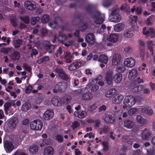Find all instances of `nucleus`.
<instances>
[{"label":"nucleus","instance_id":"f257e3e1","mask_svg":"<svg viewBox=\"0 0 155 155\" xmlns=\"http://www.w3.org/2000/svg\"><path fill=\"white\" fill-rule=\"evenodd\" d=\"M87 12L89 13L90 15L92 18H95V23L97 24H100L102 23L104 20V16L101 14L98 11H92V7L91 6H88L86 8Z\"/></svg>","mask_w":155,"mask_h":155},{"label":"nucleus","instance_id":"f03ea898","mask_svg":"<svg viewBox=\"0 0 155 155\" xmlns=\"http://www.w3.org/2000/svg\"><path fill=\"white\" fill-rule=\"evenodd\" d=\"M136 102L134 97L132 95H128L125 97L124 101V105L123 106V108L125 109L127 107H131L134 105Z\"/></svg>","mask_w":155,"mask_h":155},{"label":"nucleus","instance_id":"7ed1b4c3","mask_svg":"<svg viewBox=\"0 0 155 155\" xmlns=\"http://www.w3.org/2000/svg\"><path fill=\"white\" fill-rule=\"evenodd\" d=\"M119 10L116 9L112 11L109 17V19L111 21L115 22H120L121 19V16L119 14Z\"/></svg>","mask_w":155,"mask_h":155},{"label":"nucleus","instance_id":"20e7f679","mask_svg":"<svg viewBox=\"0 0 155 155\" xmlns=\"http://www.w3.org/2000/svg\"><path fill=\"white\" fill-rule=\"evenodd\" d=\"M43 126L42 123L39 120H34L30 124L31 128L33 130H40Z\"/></svg>","mask_w":155,"mask_h":155},{"label":"nucleus","instance_id":"39448f33","mask_svg":"<svg viewBox=\"0 0 155 155\" xmlns=\"http://www.w3.org/2000/svg\"><path fill=\"white\" fill-rule=\"evenodd\" d=\"M55 71L58 74L59 77L61 79L66 81L68 80L69 76L65 73V71L63 69L57 68L55 69Z\"/></svg>","mask_w":155,"mask_h":155},{"label":"nucleus","instance_id":"423d86ee","mask_svg":"<svg viewBox=\"0 0 155 155\" xmlns=\"http://www.w3.org/2000/svg\"><path fill=\"white\" fill-rule=\"evenodd\" d=\"M3 145L5 151L7 153H10L14 149V146L12 142L9 140H4Z\"/></svg>","mask_w":155,"mask_h":155},{"label":"nucleus","instance_id":"0eeeda50","mask_svg":"<svg viewBox=\"0 0 155 155\" xmlns=\"http://www.w3.org/2000/svg\"><path fill=\"white\" fill-rule=\"evenodd\" d=\"M113 71H107L106 74L105 80L107 82V85L111 87L112 86L113 77Z\"/></svg>","mask_w":155,"mask_h":155},{"label":"nucleus","instance_id":"6e6552de","mask_svg":"<svg viewBox=\"0 0 155 155\" xmlns=\"http://www.w3.org/2000/svg\"><path fill=\"white\" fill-rule=\"evenodd\" d=\"M67 39H57L58 42L62 44H64L66 47H69L70 46H71L73 45L75 46L74 41V40H70L67 41V42H66L65 40ZM57 39H52V42L53 43H55Z\"/></svg>","mask_w":155,"mask_h":155},{"label":"nucleus","instance_id":"1a4fd4ad","mask_svg":"<svg viewBox=\"0 0 155 155\" xmlns=\"http://www.w3.org/2000/svg\"><path fill=\"white\" fill-rule=\"evenodd\" d=\"M60 58L64 59L68 63H71L73 59L72 54L69 51H64V55L61 56Z\"/></svg>","mask_w":155,"mask_h":155},{"label":"nucleus","instance_id":"9d476101","mask_svg":"<svg viewBox=\"0 0 155 155\" xmlns=\"http://www.w3.org/2000/svg\"><path fill=\"white\" fill-rule=\"evenodd\" d=\"M135 60L134 58L130 57L126 58L124 60V64L127 67L131 68L135 65Z\"/></svg>","mask_w":155,"mask_h":155},{"label":"nucleus","instance_id":"9b49d317","mask_svg":"<svg viewBox=\"0 0 155 155\" xmlns=\"http://www.w3.org/2000/svg\"><path fill=\"white\" fill-rule=\"evenodd\" d=\"M151 134V132L147 128H145L144 130H141V137L142 139L144 140H148Z\"/></svg>","mask_w":155,"mask_h":155},{"label":"nucleus","instance_id":"f8f14e48","mask_svg":"<svg viewBox=\"0 0 155 155\" xmlns=\"http://www.w3.org/2000/svg\"><path fill=\"white\" fill-rule=\"evenodd\" d=\"M18 121L17 117H15L11 119L8 124V127L9 129L14 130Z\"/></svg>","mask_w":155,"mask_h":155},{"label":"nucleus","instance_id":"ddd939ff","mask_svg":"<svg viewBox=\"0 0 155 155\" xmlns=\"http://www.w3.org/2000/svg\"><path fill=\"white\" fill-rule=\"evenodd\" d=\"M54 115V111L52 109L47 110L44 113L43 117V118L46 120L51 119Z\"/></svg>","mask_w":155,"mask_h":155},{"label":"nucleus","instance_id":"4468645a","mask_svg":"<svg viewBox=\"0 0 155 155\" xmlns=\"http://www.w3.org/2000/svg\"><path fill=\"white\" fill-rule=\"evenodd\" d=\"M143 33L144 35H150L151 38H155V30L152 28L147 30L146 27H144L143 29Z\"/></svg>","mask_w":155,"mask_h":155},{"label":"nucleus","instance_id":"2eb2a0df","mask_svg":"<svg viewBox=\"0 0 155 155\" xmlns=\"http://www.w3.org/2000/svg\"><path fill=\"white\" fill-rule=\"evenodd\" d=\"M93 97L92 94L90 92L84 93L81 97L82 101H86L91 100Z\"/></svg>","mask_w":155,"mask_h":155},{"label":"nucleus","instance_id":"dca6fc26","mask_svg":"<svg viewBox=\"0 0 155 155\" xmlns=\"http://www.w3.org/2000/svg\"><path fill=\"white\" fill-rule=\"evenodd\" d=\"M119 34L115 33H104V39H118L119 38Z\"/></svg>","mask_w":155,"mask_h":155},{"label":"nucleus","instance_id":"f3484780","mask_svg":"<svg viewBox=\"0 0 155 155\" xmlns=\"http://www.w3.org/2000/svg\"><path fill=\"white\" fill-rule=\"evenodd\" d=\"M123 98L124 97L122 95L117 94L113 98L112 102L115 104H118L122 101Z\"/></svg>","mask_w":155,"mask_h":155},{"label":"nucleus","instance_id":"a211bd4d","mask_svg":"<svg viewBox=\"0 0 155 155\" xmlns=\"http://www.w3.org/2000/svg\"><path fill=\"white\" fill-rule=\"evenodd\" d=\"M51 102L52 104L56 106H60L62 104L59 97L58 96L52 97L51 99Z\"/></svg>","mask_w":155,"mask_h":155},{"label":"nucleus","instance_id":"6ab92c4d","mask_svg":"<svg viewBox=\"0 0 155 155\" xmlns=\"http://www.w3.org/2000/svg\"><path fill=\"white\" fill-rule=\"evenodd\" d=\"M121 56L120 54H115L112 59V64L113 65H116L120 61Z\"/></svg>","mask_w":155,"mask_h":155},{"label":"nucleus","instance_id":"aec40b11","mask_svg":"<svg viewBox=\"0 0 155 155\" xmlns=\"http://www.w3.org/2000/svg\"><path fill=\"white\" fill-rule=\"evenodd\" d=\"M87 114L86 112L82 110L75 111L74 112V115L76 117L81 119L85 117Z\"/></svg>","mask_w":155,"mask_h":155},{"label":"nucleus","instance_id":"412c9836","mask_svg":"<svg viewBox=\"0 0 155 155\" xmlns=\"http://www.w3.org/2000/svg\"><path fill=\"white\" fill-rule=\"evenodd\" d=\"M137 74L138 71L136 69H132L129 72L128 78L129 79L133 80L137 77Z\"/></svg>","mask_w":155,"mask_h":155},{"label":"nucleus","instance_id":"4be33fe9","mask_svg":"<svg viewBox=\"0 0 155 155\" xmlns=\"http://www.w3.org/2000/svg\"><path fill=\"white\" fill-rule=\"evenodd\" d=\"M54 152L53 148L51 146H47L45 147L44 150V155H52Z\"/></svg>","mask_w":155,"mask_h":155},{"label":"nucleus","instance_id":"5701e85b","mask_svg":"<svg viewBox=\"0 0 155 155\" xmlns=\"http://www.w3.org/2000/svg\"><path fill=\"white\" fill-rule=\"evenodd\" d=\"M87 122L88 123L94 124V127L95 128L99 127L101 123V120L98 119L94 120L91 118L88 119H87Z\"/></svg>","mask_w":155,"mask_h":155},{"label":"nucleus","instance_id":"b1692460","mask_svg":"<svg viewBox=\"0 0 155 155\" xmlns=\"http://www.w3.org/2000/svg\"><path fill=\"white\" fill-rule=\"evenodd\" d=\"M43 45L47 50H48V49L54 50L56 46L54 45L51 44L49 41H47L44 42Z\"/></svg>","mask_w":155,"mask_h":155},{"label":"nucleus","instance_id":"393cba45","mask_svg":"<svg viewBox=\"0 0 155 155\" xmlns=\"http://www.w3.org/2000/svg\"><path fill=\"white\" fill-rule=\"evenodd\" d=\"M10 57L13 61L18 60L20 58V54L18 51H15L11 54Z\"/></svg>","mask_w":155,"mask_h":155},{"label":"nucleus","instance_id":"a878e982","mask_svg":"<svg viewBox=\"0 0 155 155\" xmlns=\"http://www.w3.org/2000/svg\"><path fill=\"white\" fill-rule=\"evenodd\" d=\"M24 5L25 8L29 10H32L36 7L35 4L28 1L25 2L24 3Z\"/></svg>","mask_w":155,"mask_h":155},{"label":"nucleus","instance_id":"bb28decb","mask_svg":"<svg viewBox=\"0 0 155 155\" xmlns=\"http://www.w3.org/2000/svg\"><path fill=\"white\" fill-rule=\"evenodd\" d=\"M134 125V123L131 120L126 119L124 121V127L128 128H132Z\"/></svg>","mask_w":155,"mask_h":155},{"label":"nucleus","instance_id":"cd10ccee","mask_svg":"<svg viewBox=\"0 0 155 155\" xmlns=\"http://www.w3.org/2000/svg\"><path fill=\"white\" fill-rule=\"evenodd\" d=\"M136 119L137 122L140 124V125L144 126L147 124V120L140 115H138L137 116Z\"/></svg>","mask_w":155,"mask_h":155},{"label":"nucleus","instance_id":"c85d7f7f","mask_svg":"<svg viewBox=\"0 0 155 155\" xmlns=\"http://www.w3.org/2000/svg\"><path fill=\"white\" fill-rule=\"evenodd\" d=\"M94 81L93 80H91V81L87 84L86 87L87 88H89L90 87H91V90L92 91H97L99 89V86L96 84H94L93 85V84L94 83Z\"/></svg>","mask_w":155,"mask_h":155},{"label":"nucleus","instance_id":"c756f323","mask_svg":"<svg viewBox=\"0 0 155 155\" xmlns=\"http://www.w3.org/2000/svg\"><path fill=\"white\" fill-rule=\"evenodd\" d=\"M122 75L119 73L116 74L113 77V80L115 82L120 83L122 80Z\"/></svg>","mask_w":155,"mask_h":155},{"label":"nucleus","instance_id":"7c9ffc66","mask_svg":"<svg viewBox=\"0 0 155 155\" xmlns=\"http://www.w3.org/2000/svg\"><path fill=\"white\" fill-rule=\"evenodd\" d=\"M124 27V25L123 23H119L115 25L114 30L116 32H120L123 30Z\"/></svg>","mask_w":155,"mask_h":155},{"label":"nucleus","instance_id":"2f4dec72","mask_svg":"<svg viewBox=\"0 0 155 155\" xmlns=\"http://www.w3.org/2000/svg\"><path fill=\"white\" fill-rule=\"evenodd\" d=\"M125 65L123 64H119L117 65L116 68V71L118 73H123L125 70Z\"/></svg>","mask_w":155,"mask_h":155},{"label":"nucleus","instance_id":"473e14b6","mask_svg":"<svg viewBox=\"0 0 155 155\" xmlns=\"http://www.w3.org/2000/svg\"><path fill=\"white\" fill-rule=\"evenodd\" d=\"M140 110L143 113H146L149 115H151L153 113V110L150 109L149 110L145 107H142L140 108Z\"/></svg>","mask_w":155,"mask_h":155},{"label":"nucleus","instance_id":"72a5a7b5","mask_svg":"<svg viewBox=\"0 0 155 155\" xmlns=\"http://www.w3.org/2000/svg\"><path fill=\"white\" fill-rule=\"evenodd\" d=\"M115 118L111 115L106 114L104 121L106 123H112L114 122Z\"/></svg>","mask_w":155,"mask_h":155},{"label":"nucleus","instance_id":"f704fd0d","mask_svg":"<svg viewBox=\"0 0 155 155\" xmlns=\"http://www.w3.org/2000/svg\"><path fill=\"white\" fill-rule=\"evenodd\" d=\"M72 38V35L69 34L68 35L60 33L58 36L55 35L54 36V39H67L68 38Z\"/></svg>","mask_w":155,"mask_h":155},{"label":"nucleus","instance_id":"c9c22d12","mask_svg":"<svg viewBox=\"0 0 155 155\" xmlns=\"http://www.w3.org/2000/svg\"><path fill=\"white\" fill-rule=\"evenodd\" d=\"M98 61L105 64H106L108 61V58L107 56L104 54H101L99 56Z\"/></svg>","mask_w":155,"mask_h":155},{"label":"nucleus","instance_id":"e433bc0d","mask_svg":"<svg viewBox=\"0 0 155 155\" xmlns=\"http://www.w3.org/2000/svg\"><path fill=\"white\" fill-rule=\"evenodd\" d=\"M116 90L114 88L110 89L105 92V95L107 97H110L114 94Z\"/></svg>","mask_w":155,"mask_h":155},{"label":"nucleus","instance_id":"4c0bfd02","mask_svg":"<svg viewBox=\"0 0 155 155\" xmlns=\"http://www.w3.org/2000/svg\"><path fill=\"white\" fill-rule=\"evenodd\" d=\"M38 146L37 145L34 144L30 147L29 150L32 154H35L38 152Z\"/></svg>","mask_w":155,"mask_h":155},{"label":"nucleus","instance_id":"58836bf2","mask_svg":"<svg viewBox=\"0 0 155 155\" xmlns=\"http://www.w3.org/2000/svg\"><path fill=\"white\" fill-rule=\"evenodd\" d=\"M135 11H136L137 14H140L141 13L142 9L140 7L134 6L131 9V12H133Z\"/></svg>","mask_w":155,"mask_h":155},{"label":"nucleus","instance_id":"ea45409f","mask_svg":"<svg viewBox=\"0 0 155 155\" xmlns=\"http://www.w3.org/2000/svg\"><path fill=\"white\" fill-rule=\"evenodd\" d=\"M30 104L28 102H25L23 104L22 107L21 109L24 111H27L30 108Z\"/></svg>","mask_w":155,"mask_h":155},{"label":"nucleus","instance_id":"a19ab883","mask_svg":"<svg viewBox=\"0 0 155 155\" xmlns=\"http://www.w3.org/2000/svg\"><path fill=\"white\" fill-rule=\"evenodd\" d=\"M124 35L125 38H130L133 36V33L132 31L126 30L124 31Z\"/></svg>","mask_w":155,"mask_h":155},{"label":"nucleus","instance_id":"79ce46f5","mask_svg":"<svg viewBox=\"0 0 155 155\" xmlns=\"http://www.w3.org/2000/svg\"><path fill=\"white\" fill-rule=\"evenodd\" d=\"M153 42L152 41H150L147 43V46L148 49L149 50L150 53L152 55L153 54V46L154 45L153 44H152Z\"/></svg>","mask_w":155,"mask_h":155},{"label":"nucleus","instance_id":"37998d69","mask_svg":"<svg viewBox=\"0 0 155 155\" xmlns=\"http://www.w3.org/2000/svg\"><path fill=\"white\" fill-rule=\"evenodd\" d=\"M14 45L15 48H18L20 47L22 42V39H16L14 41Z\"/></svg>","mask_w":155,"mask_h":155},{"label":"nucleus","instance_id":"c03bdc74","mask_svg":"<svg viewBox=\"0 0 155 155\" xmlns=\"http://www.w3.org/2000/svg\"><path fill=\"white\" fill-rule=\"evenodd\" d=\"M19 18L21 20L23 21L25 24H28L30 22L29 18L27 16H20Z\"/></svg>","mask_w":155,"mask_h":155},{"label":"nucleus","instance_id":"a18cd8bd","mask_svg":"<svg viewBox=\"0 0 155 155\" xmlns=\"http://www.w3.org/2000/svg\"><path fill=\"white\" fill-rule=\"evenodd\" d=\"M51 140L48 139H43L40 144V147H43L45 145L50 144Z\"/></svg>","mask_w":155,"mask_h":155},{"label":"nucleus","instance_id":"49530a36","mask_svg":"<svg viewBox=\"0 0 155 155\" xmlns=\"http://www.w3.org/2000/svg\"><path fill=\"white\" fill-rule=\"evenodd\" d=\"M54 138L60 143L62 142L64 139L63 136L60 134H57L54 136Z\"/></svg>","mask_w":155,"mask_h":155},{"label":"nucleus","instance_id":"de8ad7c7","mask_svg":"<svg viewBox=\"0 0 155 155\" xmlns=\"http://www.w3.org/2000/svg\"><path fill=\"white\" fill-rule=\"evenodd\" d=\"M130 21L131 23H136L138 20V17L136 15H131L130 16Z\"/></svg>","mask_w":155,"mask_h":155},{"label":"nucleus","instance_id":"09e8293b","mask_svg":"<svg viewBox=\"0 0 155 155\" xmlns=\"http://www.w3.org/2000/svg\"><path fill=\"white\" fill-rule=\"evenodd\" d=\"M48 25L53 28H55L58 25L57 21L55 20L51 22L48 24Z\"/></svg>","mask_w":155,"mask_h":155},{"label":"nucleus","instance_id":"8fccbe9b","mask_svg":"<svg viewBox=\"0 0 155 155\" xmlns=\"http://www.w3.org/2000/svg\"><path fill=\"white\" fill-rule=\"evenodd\" d=\"M12 49L10 48H3L1 49L0 51L1 53L7 54L10 52Z\"/></svg>","mask_w":155,"mask_h":155},{"label":"nucleus","instance_id":"3c124183","mask_svg":"<svg viewBox=\"0 0 155 155\" xmlns=\"http://www.w3.org/2000/svg\"><path fill=\"white\" fill-rule=\"evenodd\" d=\"M40 18L39 17L37 16L32 18L31 20V24L32 25H35L39 20Z\"/></svg>","mask_w":155,"mask_h":155},{"label":"nucleus","instance_id":"603ef678","mask_svg":"<svg viewBox=\"0 0 155 155\" xmlns=\"http://www.w3.org/2000/svg\"><path fill=\"white\" fill-rule=\"evenodd\" d=\"M49 20V16L48 15L45 14L42 17L41 21L43 23H45L48 21Z\"/></svg>","mask_w":155,"mask_h":155},{"label":"nucleus","instance_id":"864d4df0","mask_svg":"<svg viewBox=\"0 0 155 155\" xmlns=\"http://www.w3.org/2000/svg\"><path fill=\"white\" fill-rule=\"evenodd\" d=\"M102 145L103 146V150L105 151H108L109 147L108 143L106 141H103Z\"/></svg>","mask_w":155,"mask_h":155},{"label":"nucleus","instance_id":"5fc2aeb1","mask_svg":"<svg viewBox=\"0 0 155 155\" xmlns=\"http://www.w3.org/2000/svg\"><path fill=\"white\" fill-rule=\"evenodd\" d=\"M33 87L31 85H30L27 86L25 89V92L26 94H29L32 91Z\"/></svg>","mask_w":155,"mask_h":155},{"label":"nucleus","instance_id":"6e6d98bb","mask_svg":"<svg viewBox=\"0 0 155 155\" xmlns=\"http://www.w3.org/2000/svg\"><path fill=\"white\" fill-rule=\"evenodd\" d=\"M106 29V26L105 24H103L101 26V28L98 29L97 31V33H101L104 31L105 29Z\"/></svg>","mask_w":155,"mask_h":155},{"label":"nucleus","instance_id":"4d7b16f0","mask_svg":"<svg viewBox=\"0 0 155 155\" xmlns=\"http://www.w3.org/2000/svg\"><path fill=\"white\" fill-rule=\"evenodd\" d=\"M80 123L77 121H74L72 123L71 127L73 129H74L79 126Z\"/></svg>","mask_w":155,"mask_h":155},{"label":"nucleus","instance_id":"13d9d810","mask_svg":"<svg viewBox=\"0 0 155 155\" xmlns=\"http://www.w3.org/2000/svg\"><path fill=\"white\" fill-rule=\"evenodd\" d=\"M11 23L14 27H16L17 25V20L14 17H12L10 19Z\"/></svg>","mask_w":155,"mask_h":155},{"label":"nucleus","instance_id":"bf43d9fd","mask_svg":"<svg viewBox=\"0 0 155 155\" xmlns=\"http://www.w3.org/2000/svg\"><path fill=\"white\" fill-rule=\"evenodd\" d=\"M141 87L139 85L135 86L132 89V91L134 92H137L140 91L141 90Z\"/></svg>","mask_w":155,"mask_h":155},{"label":"nucleus","instance_id":"052dcab7","mask_svg":"<svg viewBox=\"0 0 155 155\" xmlns=\"http://www.w3.org/2000/svg\"><path fill=\"white\" fill-rule=\"evenodd\" d=\"M111 4L110 0H105L103 2V5L104 7H108Z\"/></svg>","mask_w":155,"mask_h":155},{"label":"nucleus","instance_id":"680f3d73","mask_svg":"<svg viewBox=\"0 0 155 155\" xmlns=\"http://www.w3.org/2000/svg\"><path fill=\"white\" fill-rule=\"evenodd\" d=\"M23 67L26 71L29 72H31V68L26 63L23 64Z\"/></svg>","mask_w":155,"mask_h":155},{"label":"nucleus","instance_id":"e2e57ef3","mask_svg":"<svg viewBox=\"0 0 155 155\" xmlns=\"http://www.w3.org/2000/svg\"><path fill=\"white\" fill-rule=\"evenodd\" d=\"M4 106L5 110V111H8L9 110V107L11 106V104L9 103L6 102Z\"/></svg>","mask_w":155,"mask_h":155},{"label":"nucleus","instance_id":"0e129e2a","mask_svg":"<svg viewBox=\"0 0 155 155\" xmlns=\"http://www.w3.org/2000/svg\"><path fill=\"white\" fill-rule=\"evenodd\" d=\"M73 63L77 69L79 68L81 64V62L79 60H75Z\"/></svg>","mask_w":155,"mask_h":155},{"label":"nucleus","instance_id":"69168bd1","mask_svg":"<svg viewBox=\"0 0 155 155\" xmlns=\"http://www.w3.org/2000/svg\"><path fill=\"white\" fill-rule=\"evenodd\" d=\"M81 73L80 70H77L74 71L73 73V75L77 77H79L81 75Z\"/></svg>","mask_w":155,"mask_h":155},{"label":"nucleus","instance_id":"338daca9","mask_svg":"<svg viewBox=\"0 0 155 155\" xmlns=\"http://www.w3.org/2000/svg\"><path fill=\"white\" fill-rule=\"evenodd\" d=\"M124 51L128 54H130L132 52V49L130 46L126 47L124 49Z\"/></svg>","mask_w":155,"mask_h":155},{"label":"nucleus","instance_id":"774afa93","mask_svg":"<svg viewBox=\"0 0 155 155\" xmlns=\"http://www.w3.org/2000/svg\"><path fill=\"white\" fill-rule=\"evenodd\" d=\"M87 26L88 25L87 23H84L81 26L79 27V30L80 31H83L86 29Z\"/></svg>","mask_w":155,"mask_h":155}]
</instances>
